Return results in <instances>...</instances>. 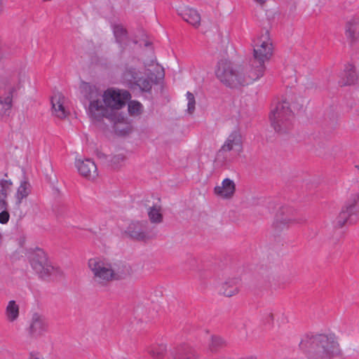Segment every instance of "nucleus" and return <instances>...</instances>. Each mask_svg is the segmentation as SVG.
<instances>
[{
    "mask_svg": "<svg viewBox=\"0 0 359 359\" xmlns=\"http://www.w3.org/2000/svg\"><path fill=\"white\" fill-rule=\"evenodd\" d=\"M300 348L313 353V359H332L341 354L334 334L305 336L299 344Z\"/></svg>",
    "mask_w": 359,
    "mask_h": 359,
    "instance_id": "20e7f679",
    "label": "nucleus"
},
{
    "mask_svg": "<svg viewBox=\"0 0 359 359\" xmlns=\"http://www.w3.org/2000/svg\"><path fill=\"white\" fill-rule=\"evenodd\" d=\"M359 31V18H353L349 20L346 25L345 34L348 38L352 39L356 32Z\"/></svg>",
    "mask_w": 359,
    "mask_h": 359,
    "instance_id": "5701e85b",
    "label": "nucleus"
},
{
    "mask_svg": "<svg viewBox=\"0 0 359 359\" xmlns=\"http://www.w3.org/2000/svg\"><path fill=\"white\" fill-rule=\"evenodd\" d=\"M236 192V183L233 180L225 178L220 184L214 188V194L219 198L228 200L233 197Z\"/></svg>",
    "mask_w": 359,
    "mask_h": 359,
    "instance_id": "f8f14e48",
    "label": "nucleus"
},
{
    "mask_svg": "<svg viewBox=\"0 0 359 359\" xmlns=\"http://www.w3.org/2000/svg\"><path fill=\"white\" fill-rule=\"evenodd\" d=\"M19 82L20 83H25L26 82H29L28 76L25 72L19 74Z\"/></svg>",
    "mask_w": 359,
    "mask_h": 359,
    "instance_id": "2f4dec72",
    "label": "nucleus"
},
{
    "mask_svg": "<svg viewBox=\"0 0 359 359\" xmlns=\"http://www.w3.org/2000/svg\"><path fill=\"white\" fill-rule=\"evenodd\" d=\"M128 109L129 114L133 116H137L143 111L142 104L135 100H132L128 102Z\"/></svg>",
    "mask_w": 359,
    "mask_h": 359,
    "instance_id": "bb28decb",
    "label": "nucleus"
},
{
    "mask_svg": "<svg viewBox=\"0 0 359 359\" xmlns=\"http://www.w3.org/2000/svg\"><path fill=\"white\" fill-rule=\"evenodd\" d=\"M236 158L237 156L222 146L216 154L215 161L217 165H223L233 162Z\"/></svg>",
    "mask_w": 359,
    "mask_h": 359,
    "instance_id": "6ab92c4d",
    "label": "nucleus"
},
{
    "mask_svg": "<svg viewBox=\"0 0 359 359\" xmlns=\"http://www.w3.org/2000/svg\"><path fill=\"white\" fill-rule=\"evenodd\" d=\"M30 263L33 269L41 276L50 275L53 267L48 261L45 252L36 248L30 255Z\"/></svg>",
    "mask_w": 359,
    "mask_h": 359,
    "instance_id": "6e6552de",
    "label": "nucleus"
},
{
    "mask_svg": "<svg viewBox=\"0 0 359 359\" xmlns=\"http://www.w3.org/2000/svg\"><path fill=\"white\" fill-rule=\"evenodd\" d=\"M273 54V44L269 31L264 30L253 40L254 62L245 68L232 64L229 60L218 62L215 74L217 78L230 88H238L251 84L261 78L264 72V63Z\"/></svg>",
    "mask_w": 359,
    "mask_h": 359,
    "instance_id": "f257e3e1",
    "label": "nucleus"
},
{
    "mask_svg": "<svg viewBox=\"0 0 359 359\" xmlns=\"http://www.w3.org/2000/svg\"><path fill=\"white\" fill-rule=\"evenodd\" d=\"M3 243V236L1 234V233L0 232V247L1 246Z\"/></svg>",
    "mask_w": 359,
    "mask_h": 359,
    "instance_id": "e433bc0d",
    "label": "nucleus"
},
{
    "mask_svg": "<svg viewBox=\"0 0 359 359\" xmlns=\"http://www.w3.org/2000/svg\"><path fill=\"white\" fill-rule=\"evenodd\" d=\"M359 191H352L348 196L341 211L334 221V225L341 228L346 223L355 224L359 219Z\"/></svg>",
    "mask_w": 359,
    "mask_h": 359,
    "instance_id": "0eeeda50",
    "label": "nucleus"
},
{
    "mask_svg": "<svg viewBox=\"0 0 359 359\" xmlns=\"http://www.w3.org/2000/svg\"><path fill=\"white\" fill-rule=\"evenodd\" d=\"M355 168L356 169L359 170V165H355Z\"/></svg>",
    "mask_w": 359,
    "mask_h": 359,
    "instance_id": "58836bf2",
    "label": "nucleus"
},
{
    "mask_svg": "<svg viewBox=\"0 0 359 359\" xmlns=\"http://www.w3.org/2000/svg\"><path fill=\"white\" fill-rule=\"evenodd\" d=\"M79 90L83 97L89 101L88 114L94 119L107 116L109 119L116 123H123L126 116L122 114H111L107 115V109L112 111L123 108L126 102L130 99V94L126 90L109 88L104 91L102 101L100 100L99 90L89 83L82 81Z\"/></svg>",
    "mask_w": 359,
    "mask_h": 359,
    "instance_id": "f03ea898",
    "label": "nucleus"
},
{
    "mask_svg": "<svg viewBox=\"0 0 359 359\" xmlns=\"http://www.w3.org/2000/svg\"><path fill=\"white\" fill-rule=\"evenodd\" d=\"M126 232L131 238L137 240L144 241L149 238L145 226L140 222H132Z\"/></svg>",
    "mask_w": 359,
    "mask_h": 359,
    "instance_id": "2eb2a0df",
    "label": "nucleus"
},
{
    "mask_svg": "<svg viewBox=\"0 0 359 359\" xmlns=\"http://www.w3.org/2000/svg\"><path fill=\"white\" fill-rule=\"evenodd\" d=\"M177 13L187 23L194 27H198L201 24V15L194 8L187 6H181L177 8Z\"/></svg>",
    "mask_w": 359,
    "mask_h": 359,
    "instance_id": "4468645a",
    "label": "nucleus"
},
{
    "mask_svg": "<svg viewBox=\"0 0 359 359\" xmlns=\"http://www.w3.org/2000/svg\"><path fill=\"white\" fill-rule=\"evenodd\" d=\"M6 55L4 46H0V58L5 57Z\"/></svg>",
    "mask_w": 359,
    "mask_h": 359,
    "instance_id": "f704fd0d",
    "label": "nucleus"
},
{
    "mask_svg": "<svg viewBox=\"0 0 359 359\" xmlns=\"http://www.w3.org/2000/svg\"><path fill=\"white\" fill-rule=\"evenodd\" d=\"M125 160V155L123 153H118L111 156L110 161L113 167L117 168L118 166H121Z\"/></svg>",
    "mask_w": 359,
    "mask_h": 359,
    "instance_id": "c85d7f7f",
    "label": "nucleus"
},
{
    "mask_svg": "<svg viewBox=\"0 0 359 359\" xmlns=\"http://www.w3.org/2000/svg\"><path fill=\"white\" fill-rule=\"evenodd\" d=\"M169 359H197L194 355L173 356Z\"/></svg>",
    "mask_w": 359,
    "mask_h": 359,
    "instance_id": "473e14b6",
    "label": "nucleus"
},
{
    "mask_svg": "<svg viewBox=\"0 0 359 359\" xmlns=\"http://www.w3.org/2000/svg\"><path fill=\"white\" fill-rule=\"evenodd\" d=\"M256 5L262 6L266 0H252Z\"/></svg>",
    "mask_w": 359,
    "mask_h": 359,
    "instance_id": "72a5a7b5",
    "label": "nucleus"
},
{
    "mask_svg": "<svg viewBox=\"0 0 359 359\" xmlns=\"http://www.w3.org/2000/svg\"><path fill=\"white\" fill-rule=\"evenodd\" d=\"M149 218L152 223H160L162 222L163 215L159 206H154L148 210Z\"/></svg>",
    "mask_w": 359,
    "mask_h": 359,
    "instance_id": "a878e982",
    "label": "nucleus"
},
{
    "mask_svg": "<svg viewBox=\"0 0 359 359\" xmlns=\"http://www.w3.org/2000/svg\"><path fill=\"white\" fill-rule=\"evenodd\" d=\"M88 267L94 279L100 283L125 278L130 273V266L126 264H113L103 257H93L88 260Z\"/></svg>",
    "mask_w": 359,
    "mask_h": 359,
    "instance_id": "39448f33",
    "label": "nucleus"
},
{
    "mask_svg": "<svg viewBox=\"0 0 359 359\" xmlns=\"http://www.w3.org/2000/svg\"><path fill=\"white\" fill-rule=\"evenodd\" d=\"M222 146L238 157L243 151V138L240 132L233 131L229 134Z\"/></svg>",
    "mask_w": 359,
    "mask_h": 359,
    "instance_id": "9b49d317",
    "label": "nucleus"
},
{
    "mask_svg": "<svg viewBox=\"0 0 359 359\" xmlns=\"http://www.w3.org/2000/svg\"><path fill=\"white\" fill-rule=\"evenodd\" d=\"M186 97H187V111L189 113L192 114L195 110V106H196L195 97L190 92L187 93Z\"/></svg>",
    "mask_w": 359,
    "mask_h": 359,
    "instance_id": "c756f323",
    "label": "nucleus"
},
{
    "mask_svg": "<svg viewBox=\"0 0 359 359\" xmlns=\"http://www.w3.org/2000/svg\"><path fill=\"white\" fill-rule=\"evenodd\" d=\"M75 165L83 177L93 180L97 176V168L92 160L89 158L86 159H76Z\"/></svg>",
    "mask_w": 359,
    "mask_h": 359,
    "instance_id": "ddd939ff",
    "label": "nucleus"
},
{
    "mask_svg": "<svg viewBox=\"0 0 359 359\" xmlns=\"http://www.w3.org/2000/svg\"><path fill=\"white\" fill-rule=\"evenodd\" d=\"M163 68L152 59L138 69L133 66L128 67L123 74L122 80L130 88H138L147 92L151 88L154 81L163 75Z\"/></svg>",
    "mask_w": 359,
    "mask_h": 359,
    "instance_id": "7ed1b4c3",
    "label": "nucleus"
},
{
    "mask_svg": "<svg viewBox=\"0 0 359 359\" xmlns=\"http://www.w3.org/2000/svg\"><path fill=\"white\" fill-rule=\"evenodd\" d=\"M292 118L293 114L286 101L278 102L269 114L271 125L278 133H284L290 129Z\"/></svg>",
    "mask_w": 359,
    "mask_h": 359,
    "instance_id": "423d86ee",
    "label": "nucleus"
},
{
    "mask_svg": "<svg viewBox=\"0 0 359 359\" xmlns=\"http://www.w3.org/2000/svg\"><path fill=\"white\" fill-rule=\"evenodd\" d=\"M13 183L10 180H0V210L6 209V198L12 190Z\"/></svg>",
    "mask_w": 359,
    "mask_h": 359,
    "instance_id": "a211bd4d",
    "label": "nucleus"
},
{
    "mask_svg": "<svg viewBox=\"0 0 359 359\" xmlns=\"http://www.w3.org/2000/svg\"><path fill=\"white\" fill-rule=\"evenodd\" d=\"M341 76V83L342 85H352L358 80V76L355 67L352 65L346 66Z\"/></svg>",
    "mask_w": 359,
    "mask_h": 359,
    "instance_id": "aec40b11",
    "label": "nucleus"
},
{
    "mask_svg": "<svg viewBox=\"0 0 359 359\" xmlns=\"http://www.w3.org/2000/svg\"><path fill=\"white\" fill-rule=\"evenodd\" d=\"M31 359H40V358L38 357H34V358H32Z\"/></svg>",
    "mask_w": 359,
    "mask_h": 359,
    "instance_id": "ea45409f",
    "label": "nucleus"
},
{
    "mask_svg": "<svg viewBox=\"0 0 359 359\" xmlns=\"http://www.w3.org/2000/svg\"><path fill=\"white\" fill-rule=\"evenodd\" d=\"M20 314V306L14 300H11L8 302V304L5 310V316L6 320L13 323L19 317Z\"/></svg>",
    "mask_w": 359,
    "mask_h": 359,
    "instance_id": "412c9836",
    "label": "nucleus"
},
{
    "mask_svg": "<svg viewBox=\"0 0 359 359\" xmlns=\"http://www.w3.org/2000/svg\"><path fill=\"white\" fill-rule=\"evenodd\" d=\"M284 224H287L291 222V219L289 218L283 219V220L280 221Z\"/></svg>",
    "mask_w": 359,
    "mask_h": 359,
    "instance_id": "c9c22d12",
    "label": "nucleus"
},
{
    "mask_svg": "<svg viewBox=\"0 0 359 359\" xmlns=\"http://www.w3.org/2000/svg\"><path fill=\"white\" fill-rule=\"evenodd\" d=\"M111 29L116 42L121 46L126 43L128 40L127 32L125 27L120 23H114L111 25Z\"/></svg>",
    "mask_w": 359,
    "mask_h": 359,
    "instance_id": "4be33fe9",
    "label": "nucleus"
},
{
    "mask_svg": "<svg viewBox=\"0 0 359 359\" xmlns=\"http://www.w3.org/2000/svg\"><path fill=\"white\" fill-rule=\"evenodd\" d=\"M27 330L33 338L43 337L48 330V322L43 315L34 313L32 316Z\"/></svg>",
    "mask_w": 359,
    "mask_h": 359,
    "instance_id": "1a4fd4ad",
    "label": "nucleus"
},
{
    "mask_svg": "<svg viewBox=\"0 0 359 359\" xmlns=\"http://www.w3.org/2000/svg\"><path fill=\"white\" fill-rule=\"evenodd\" d=\"M3 3H2V0H0V13L3 10Z\"/></svg>",
    "mask_w": 359,
    "mask_h": 359,
    "instance_id": "4c0bfd02",
    "label": "nucleus"
},
{
    "mask_svg": "<svg viewBox=\"0 0 359 359\" xmlns=\"http://www.w3.org/2000/svg\"><path fill=\"white\" fill-rule=\"evenodd\" d=\"M240 280L237 278L227 279L222 284L220 292L226 297H232L238 293Z\"/></svg>",
    "mask_w": 359,
    "mask_h": 359,
    "instance_id": "f3484780",
    "label": "nucleus"
},
{
    "mask_svg": "<svg viewBox=\"0 0 359 359\" xmlns=\"http://www.w3.org/2000/svg\"><path fill=\"white\" fill-rule=\"evenodd\" d=\"M224 344V341L220 337L212 336L209 344V348L211 351H216Z\"/></svg>",
    "mask_w": 359,
    "mask_h": 359,
    "instance_id": "cd10ccee",
    "label": "nucleus"
},
{
    "mask_svg": "<svg viewBox=\"0 0 359 359\" xmlns=\"http://www.w3.org/2000/svg\"><path fill=\"white\" fill-rule=\"evenodd\" d=\"M10 218L9 213L7 210H4L0 212V223L2 224H7Z\"/></svg>",
    "mask_w": 359,
    "mask_h": 359,
    "instance_id": "7c9ffc66",
    "label": "nucleus"
},
{
    "mask_svg": "<svg viewBox=\"0 0 359 359\" xmlns=\"http://www.w3.org/2000/svg\"><path fill=\"white\" fill-rule=\"evenodd\" d=\"M52 114L59 118H65L69 114L67 100L61 93H55L51 97Z\"/></svg>",
    "mask_w": 359,
    "mask_h": 359,
    "instance_id": "9d476101",
    "label": "nucleus"
},
{
    "mask_svg": "<svg viewBox=\"0 0 359 359\" xmlns=\"http://www.w3.org/2000/svg\"><path fill=\"white\" fill-rule=\"evenodd\" d=\"M166 351V346L165 344H155L148 348L147 352L154 359H162Z\"/></svg>",
    "mask_w": 359,
    "mask_h": 359,
    "instance_id": "393cba45",
    "label": "nucleus"
},
{
    "mask_svg": "<svg viewBox=\"0 0 359 359\" xmlns=\"http://www.w3.org/2000/svg\"><path fill=\"white\" fill-rule=\"evenodd\" d=\"M12 98L10 94L6 97L0 95V116H4L8 114L11 108Z\"/></svg>",
    "mask_w": 359,
    "mask_h": 359,
    "instance_id": "b1692460",
    "label": "nucleus"
},
{
    "mask_svg": "<svg viewBox=\"0 0 359 359\" xmlns=\"http://www.w3.org/2000/svg\"><path fill=\"white\" fill-rule=\"evenodd\" d=\"M32 191V186L30 183L26 180H22L20 182L19 187L15 194V203L19 206L24 199H25Z\"/></svg>",
    "mask_w": 359,
    "mask_h": 359,
    "instance_id": "dca6fc26",
    "label": "nucleus"
}]
</instances>
